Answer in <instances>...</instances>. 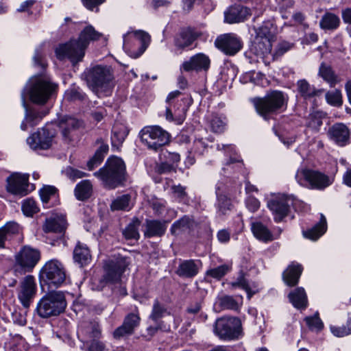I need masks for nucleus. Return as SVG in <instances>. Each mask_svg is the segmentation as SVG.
<instances>
[{"label": "nucleus", "mask_w": 351, "mask_h": 351, "mask_svg": "<svg viewBox=\"0 0 351 351\" xmlns=\"http://www.w3.org/2000/svg\"><path fill=\"white\" fill-rule=\"evenodd\" d=\"M101 36L102 34L92 25H87L81 31L77 39H71L60 45L56 49V56L60 60L68 58L71 62L76 64L82 60L90 43L98 40Z\"/></svg>", "instance_id": "f257e3e1"}, {"label": "nucleus", "mask_w": 351, "mask_h": 351, "mask_svg": "<svg viewBox=\"0 0 351 351\" xmlns=\"http://www.w3.org/2000/svg\"><path fill=\"white\" fill-rule=\"evenodd\" d=\"M107 189L123 186L127 181V171L123 160L117 156L109 157L104 167L93 173Z\"/></svg>", "instance_id": "f03ea898"}, {"label": "nucleus", "mask_w": 351, "mask_h": 351, "mask_svg": "<svg viewBox=\"0 0 351 351\" xmlns=\"http://www.w3.org/2000/svg\"><path fill=\"white\" fill-rule=\"evenodd\" d=\"M84 75L88 87L97 94L108 92L113 86L114 74L110 66L97 65L87 69Z\"/></svg>", "instance_id": "7ed1b4c3"}, {"label": "nucleus", "mask_w": 351, "mask_h": 351, "mask_svg": "<svg viewBox=\"0 0 351 351\" xmlns=\"http://www.w3.org/2000/svg\"><path fill=\"white\" fill-rule=\"evenodd\" d=\"M254 104L257 112L268 119L271 114L280 112L287 105V98L282 91L272 90L263 97L254 99Z\"/></svg>", "instance_id": "20e7f679"}, {"label": "nucleus", "mask_w": 351, "mask_h": 351, "mask_svg": "<svg viewBox=\"0 0 351 351\" xmlns=\"http://www.w3.org/2000/svg\"><path fill=\"white\" fill-rule=\"evenodd\" d=\"M66 302L61 291H51L45 295L38 302L36 313L42 318L57 316L64 311Z\"/></svg>", "instance_id": "39448f33"}, {"label": "nucleus", "mask_w": 351, "mask_h": 351, "mask_svg": "<svg viewBox=\"0 0 351 351\" xmlns=\"http://www.w3.org/2000/svg\"><path fill=\"white\" fill-rule=\"evenodd\" d=\"M56 84L42 76H36L30 80L26 92L31 101L43 105L56 93Z\"/></svg>", "instance_id": "423d86ee"}, {"label": "nucleus", "mask_w": 351, "mask_h": 351, "mask_svg": "<svg viewBox=\"0 0 351 351\" xmlns=\"http://www.w3.org/2000/svg\"><path fill=\"white\" fill-rule=\"evenodd\" d=\"M213 332L219 339L232 341L242 336V324L241 320L235 317H221L215 321Z\"/></svg>", "instance_id": "0eeeda50"}, {"label": "nucleus", "mask_w": 351, "mask_h": 351, "mask_svg": "<svg viewBox=\"0 0 351 351\" xmlns=\"http://www.w3.org/2000/svg\"><path fill=\"white\" fill-rule=\"evenodd\" d=\"M40 277L41 281L49 286L58 287L66 279V274L62 264L58 260H51L43 267Z\"/></svg>", "instance_id": "6e6552de"}, {"label": "nucleus", "mask_w": 351, "mask_h": 351, "mask_svg": "<svg viewBox=\"0 0 351 351\" xmlns=\"http://www.w3.org/2000/svg\"><path fill=\"white\" fill-rule=\"evenodd\" d=\"M141 139L149 149L156 151L169 143V135L159 126H148L141 131Z\"/></svg>", "instance_id": "1a4fd4ad"}, {"label": "nucleus", "mask_w": 351, "mask_h": 351, "mask_svg": "<svg viewBox=\"0 0 351 351\" xmlns=\"http://www.w3.org/2000/svg\"><path fill=\"white\" fill-rule=\"evenodd\" d=\"M130 265L128 258L119 256L108 261L104 265L102 280L106 283H117Z\"/></svg>", "instance_id": "9d476101"}, {"label": "nucleus", "mask_w": 351, "mask_h": 351, "mask_svg": "<svg viewBox=\"0 0 351 351\" xmlns=\"http://www.w3.org/2000/svg\"><path fill=\"white\" fill-rule=\"evenodd\" d=\"M215 45L219 49L229 56L235 55L243 47L240 38L234 34H226L218 36L215 41Z\"/></svg>", "instance_id": "9b49d317"}, {"label": "nucleus", "mask_w": 351, "mask_h": 351, "mask_svg": "<svg viewBox=\"0 0 351 351\" xmlns=\"http://www.w3.org/2000/svg\"><path fill=\"white\" fill-rule=\"evenodd\" d=\"M55 132L48 128H43L34 133L27 139V142L33 149H47L51 146Z\"/></svg>", "instance_id": "f8f14e48"}, {"label": "nucleus", "mask_w": 351, "mask_h": 351, "mask_svg": "<svg viewBox=\"0 0 351 351\" xmlns=\"http://www.w3.org/2000/svg\"><path fill=\"white\" fill-rule=\"evenodd\" d=\"M292 199L285 195L277 196L267 202V207L274 215V219L278 222L288 215Z\"/></svg>", "instance_id": "ddd939ff"}, {"label": "nucleus", "mask_w": 351, "mask_h": 351, "mask_svg": "<svg viewBox=\"0 0 351 351\" xmlns=\"http://www.w3.org/2000/svg\"><path fill=\"white\" fill-rule=\"evenodd\" d=\"M36 293V285L33 276H27L21 281L18 292V298L23 307L27 308L30 306Z\"/></svg>", "instance_id": "4468645a"}, {"label": "nucleus", "mask_w": 351, "mask_h": 351, "mask_svg": "<svg viewBox=\"0 0 351 351\" xmlns=\"http://www.w3.org/2000/svg\"><path fill=\"white\" fill-rule=\"evenodd\" d=\"M210 65V60L208 56L203 53H197L191 56L188 60L183 62L180 66V71L197 73L207 71Z\"/></svg>", "instance_id": "2eb2a0df"}, {"label": "nucleus", "mask_w": 351, "mask_h": 351, "mask_svg": "<svg viewBox=\"0 0 351 351\" xmlns=\"http://www.w3.org/2000/svg\"><path fill=\"white\" fill-rule=\"evenodd\" d=\"M40 257V254L38 250L25 246L16 255V262L25 271H29L37 264Z\"/></svg>", "instance_id": "dca6fc26"}, {"label": "nucleus", "mask_w": 351, "mask_h": 351, "mask_svg": "<svg viewBox=\"0 0 351 351\" xmlns=\"http://www.w3.org/2000/svg\"><path fill=\"white\" fill-rule=\"evenodd\" d=\"M29 175L12 173L7 178V190L14 195H25L28 191Z\"/></svg>", "instance_id": "f3484780"}, {"label": "nucleus", "mask_w": 351, "mask_h": 351, "mask_svg": "<svg viewBox=\"0 0 351 351\" xmlns=\"http://www.w3.org/2000/svg\"><path fill=\"white\" fill-rule=\"evenodd\" d=\"M202 36V32L191 27L182 28L174 37V45L178 49L183 50L193 43L199 37Z\"/></svg>", "instance_id": "a211bd4d"}, {"label": "nucleus", "mask_w": 351, "mask_h": 351, "mask_svg": "<svg viewBox=\"0 0 351 351\" xmlns=\"http://www.w3.org/2000/svg\"><path fill=\"white\" fill-rule=\"evenodd\" d=\"M141 317L138 313H130L128 314L123 320L121 326H119L113 332L115 339H120L126 335L133 334L135 328L138 326Z\"/></svg>", "instance_id": "6ab92c4d"}, {"label": "nucleus", "mask_w": 351, "mask_h": 351, "mask_svg": "<svg viewBox=\"0 0 351 351\" xmlns=\"http://www.w3.org/2000/svg\"><path fill=\"white\" fill-rule=\"evenodd\" d=\"M328 135L335 143L343 147L349 143L350 132L344 123H336L329 128Z\"/></svg>", "instance_id": "aec40b11"}, {"label": "nucleus", "mask_w": 351, "mask_h": 351, "mask_svg": "<svg viewBox=\"0 0 351 351\" xmlns=\"http://www.w3.org/2000/svg\"><path fill=\"white\" fill-rule=\"evenodd\" d=\"M251 14V10L247 7L241 4H235L230 6L225 12V22L228 23L243 22L247 20Z\"/></svg>", "instance_id": "412c9836"}, {"label": "nucleus", "mask_w": 351, "mask_h": 351, "mask_svg": "<svg viewBox=\"0 0 351 351\" xmlns=\"http://www.w3.org/2000/svg\"><path fill=\"white\" fill-rule=\"evenodd\" d=\"M67 228L66 218L63 215H56L47 218L43 226L45 232L64 234Z\"/></svg>", "instance_id": "4be33fe9"}, {"label": "nucleus", "mask_w": 351, "mask_h": 351, "mask_svg": "<svg viewBox=\"0 0 351 351\" xmlns=\"http://www.w3.org/2000/svg\"><path fill=\"white\" fill-rule=\"evenodd\" d=\"M95 145L98 146L95 154L87 162V168L89 171L93 170L97 167L104 160L105 156L108 154L109 150L108 145L100 138L97 139Z\"/></svg>", "instance_id": "5701e85b"}, {"label": "nucleus", "mask_w": 351, "mask_h": 351, "mask_svg": "<svg viewBox=\"0 0 351 351\" xmlns=\"http://www.w3.org/2000/svg\"><path fill=\"white\" fill-rule=\"evenodd\" d=\"M167 221L156 219H147L145 221L144 236L146 238L161 237L167 230Z\"/></svg>", "instance_id": "b1692460"}, {"label": "nucleus", "mask_w": 351, "mask_h": 351, "mask_svg": "<svg viewBox=\"0 0 351 351\" xmlns=\"http://www.w3.org/2000/svg\"><path fill=\"white\" fill-rule=\"evenodd\" d=\"M303 268L298 263L292 262L282 273V279L285 283L289 286H295L302 274Z\"/></svg>", "instance_id": "393cba45"}, {"label": "nucleus", "mask_w": 351, "mask_h": 351, "mask_svg": "<svg viewBox=\"0 0 351 351\" xmlns=\"http://www.w3.org/2000/svg\"><path fill=\"white\" fill-rule=\"evenodd\" d=\"M332 179L317 171L308 170V184L312 189L324 190L332 183Z\"/></svg>", "instance_id": "a878e982"}, {"label": "nucleus", "mask_w": 351, "mask_h": 351, "mask_svg": "<svg viewBox=\"0 0 351 351\" xmlns=\"http://www.w3.org/2000/svg\"><path fill=\"white\" fill-rule=\"evenodd\" d=\"M80 332L86 343L99 339L101 335L99 325L96 322H84L80 328Z\"/></svg>", "instance_id": "bb28decb"}, {"label": "nucleus", "mask_w": 351, "mask_h": 351, "mask_svg": "<svg viewBox=\"0 0 351 351\" xmlns=\"http://www.w3.org/2000/svg\"><path fill=\"white\" fill-rule=\"evenodd\" d=\"M196 226L197 223L193 217L184 215L172 224L170 231L173 235H178L182 232L192 230Z\"/></svg>", "instance_id": "cd10ccee"}, {"label": "nucleus", "mask_w": 351, "mask_h": 351, "mask_svg": "<svg viewBox=\"0 0 351 351\" xmlns=\"http://www.w3.org/2000/svg\"><path fill=\"white\" fill-rule=\"evenodd\" d=\"M73 260L80 267L88 265L92 258L90 250L86 244L77 242L73 250Z\"/></svg>", "instance_id": "c85d7f7f"}, {"label": "nucleus", "mask_w": 351, "mask_h": 351, "mask_svg": "<svg viewBox=\"0 0 351 351\" xmlns=\"http://www.w3.org/2000/svg\"><path fill=\"white\" fill-rule=\"evenodd\" d=\"M288 298L294 307L300 310L305 309L306 306V296L304 288H296L289 293Z\"/></svg>", "instance_id": "c756f323"}, {"label": "nucleus", "mask_w": 351, "mask_h": 351, "mask_svg": "<svg viewBox=\"0 0 351 351\" xmlns=\"http://www.w3.org/2000/svg\"><path fill=\"white\" fill-rule=\"evenodd\" d=\"M199 268L193 260L182 262L176 270V274L184 278H193L198 273Z\"/></svg>", "instance_id": "7c9ffc66"}, {"label": "nucleus", "mask_w": 351, "mask_h": 351, "mask_svg": "<svg viewBox=\"0 0 351 351\" xmlns=\"http://www.w3.org/2000/svg\"><path fill=\"white\" fill-rule=\"evenodd\" d=\"M340 23V19L337 15L332 12H326L320 20L319 25L325 30H335L339 27Z\"/></svg>", "instance_id": "2f4dec72"}, {"label": "nucleus", "mask_w": 351, "mask_h": 351, "mask_svg": "<svg viewBox=\"0 0 351 351\" xmlns=\"http://www.w3.org/2000/svg\"><path fill=\"white\" fill-rule=\"evenodd\" d=\"M93 192L91 182L88 180H82L78 183L75 189V195L78 200L84 201L88 199Z\"/></svg>", "instance_id": "473e14b6"}, {"label": "nucleus", "mask_w": 351, "mask_h": 351, "mask_svg": "<svg viewBox=\"0 0 351 351\" xmlns=\"http://www.w3.org/2000/svg\"><path fill=\"white\" fill-rule=\"evenodd\" d=\"M132 207L131 195L129 194L117 197L110 204V210L112 211H129Z\"/></svg>", "instance_id": "72a5a7b5"}, {"label": "nucleus", "mask_w": 351, "mask_h": 351, "mask_svg": "<svg viewBox=\"0 0 351 351\" xmlns=\"http://www.w3.org/2000/svg\"><path fill=\"white\" fill-rule=\"evenodd\" d=\"M58 125L61 130L62 136H68V130H76L80 128L81 123L77 119L66 116L60 119Z\"/></svg>", "instance_id": "f704fd0d"}, {"label": "nucleus", "mask_w": 351, "mask_h": 351, "mask_svg": "<svg viewBox=\"0 0 351 351\" xmlns=\"http://www.w3.org/2000/svg\"><path fill=\"white\" fill-rule=\"evenodd\" d=\"M215 193L217 199L216 206L218 211L221 215H226L227 211L230 210L232 208V205L231 200L226 195L220 192V186H216Z\"/></svg>", "instance_id": "c9c22d12"}, {"label": "nucleus", "mask_w": 351, "mask_h": 351, "mask_svg": "<svg viewBox=\"0 0 351 351\" xmlns=\"http://www.w3.org/2000/svg\"><path fill=\"white\" fill-rule=\"evenodd\" d=\"M254 235L263 242L271 241L274 239L273 235L266 226L261 223H254L252 226Z\"/></svg>", "instance_id": "e433bc0d"}, {"label": "nucleus", "mask_w": 351, "mask_h": 351, "mask_svg": "<svg viewBox=\"0 0 351 351\" xmlns=\"http://www.w3.org/2000/svg\"><path fill=\"white\" fill-rule=\"evenodd\" d=\"M319 75L327 82L331 87L335 86L340 82L338 76L335 74L332 69L330 66L322 64L319 67Z\"/></svg>", "instance_id": "4c0bfd02"}, {"label": "nucleus", "mask_w": 351, "mask_h": 351, "mask_svg": "<svg viewBox=\"0 0 351 351\" xmlns=\"http://www.w3.org/2000/svg\"><path fill=\"white\" fill-rule=\"evenodd\" d=\"M326 118V114L321 111H315L308 116V128L314 132L320 131L323 125V119Z\"/></svg>", "instance_id": "58836bf2"}, {"label": "nucleus", "mask_w": 351, "mask_h": 351, "mask_svg": "<svg viewBox=\"0 0 351 351\" xmlns=\"http://www.w3.org/2000/svg\"><path fill=\"white\" fill-rule=\"evenodd\" d=\"M256 38L258 40H268L274 42L275 40V35L273 25L270 23H265L258 27L256 31Z\"/></svg>", "instance_id": "ea45409f"}, {"label": "nucleus", "mask_w": 351, "mask_h": 351, "mask_svg": "<svg viewBox=\"0 0 351 351\" xmlns=\"http://www.w3.org/2000/svg\"><path fill=\"white\" fill-rule=\"evenodd\" d=\"M326 220L323 215H321L319 221L316 223L311 230H308V239L316 241L326 231Z\"/></svg>", "instance_id": "a19ab883"}, {"label": "nucleus", "mask_w": 351, "mask_h": 351, "mask_svg": "<svg viewBox=\"0 0 351 351\" xmlns=\"http://www.w3.org/2000/svg\"><path fill=\"white\" fill-rule=\"evenodd\" d=\"M112 142L113 145H121L128 134L127 128L121 124L115 125L112 128Z\"/></svg>", "instance_id": "79ce46f5"}, {"label": "nucleus", "mask_w": 351, "mask_h": 351, "mask_svg": "<svg viewBox=\"0 0 351 351\" xmlns=\"http://www.w3.org/2000/svg\"><path fill=\"white\" fill-rule=\"evenodd\" d=\"M218 303L223 310L237 311L239 308V303L231 295H222L218 298Z\"/></svg>", "instance_id": "37998d69"}, {"label": "nucleus", "mask_w": 351, "mask_h": 351, "mask_svg": "<svg viewBox=\"0 0 351 351\" xmlns=\"http://www.w3.org/2000/svg\"><path fill=\"white\" fill-rule=\"evenodd\" d=\"M141 221L138 218H134L123 231V234L126 239H138L139 233L138 227L140 226Z\"/></svg>", "instance_id": "c03bdc74"}, {"label": "nucleus", "mask_w": 351, "mask_h": 351, "mask_svg": "<svg viewBox=\"0 0 351 351\" xmlns=\"http://www.w3.org/2000/svg\"><path fill=\"white\" fill-rule=\"evenodd\" d=\"M48 110H38L35 108L27 110L25 121L32 126L36 125L38 121L43 119L47 114Z\"/></svg>", "instance_id": "a18cd8bd"}, {"label": "nucleus", "mask_w": 351, "mask_h": 351, "mask_svg": "<svg viewBox=\"0 0 351 351\" xmlns=\"http://www.w3.org/2000/svg\"><path fill=\"white\" fill-rule=\"evenodd\" d=\"M86 95L79 87H72L64 93V99L69 101H83Z\"/></svg>", "instance_id": "49530a36"}, {"label": "nucleus", "mask_w": 351, "mask_h": 351, "mask_svg": "<svg viewBox=\"0 0 351 351\" xmlns=\"http://www.w3.org/2000/svg\"><path fill=\"white\" fill-rule=\"evenodd\" d=\"M254 47L257 54L265 55L271 53L272 49V41L255 38Z\"/></svg>", "instance_id": "de8ad7c7"}, {"label": "nucleus", "mask_w": 351, "mask_h": 351, "mask_svg": "<svg viewBox=\"0 0 351 351\" xmlns=\"http://www.w3.org/2000/svg\"><path fill=\"white\" fill-rule=\"evenodd\" d=\"M325 97L327 102L331 106L340 107L343 104L342 94L341 90L338 89L328 91Z\"/></svg>", "instance_id": "09e8293b"}, {"label": "nucleus", "mask_w": 351, "mask_h": 351, "mask_svg": "<svg viewBox=\"0 0 351 351\" xmlns=\"http://www.w3.org/2000/svg\"><path fill=\"white\" fill-rule=\"evenodd\" d=\"M174 109L175 120L178 124L183 123L186 118L189 106L186 104L184 99H182L176 104Z\"/></svg>", "instance_id": "8fccbe9b"}, {"label": "nucleus", "mask_w": 351, "mask_h": 351, "mask_svg": "<svg viewBox=\"0 0 351 351\" xmlns=\"http://www.w3.org/2000/svg\"><path fill=\"white\" fill-rule=\"evenodd\" d=\"M22 210L26 216L32 217L39 211V208L34 199L28 198L23 201Z\"/></svg>", "instance_id": "3c124183"}, {"label": "nucleus", "mask_w": 351, "mask_h": 351, "mask_svg": "<svg viewBox=\"0 0 351 351\" xmlns=\"http://www.w3.org/2000/svg\"><path fill=\"white\" fill-rule=\"evenodd\" d=\"M230 271V267L227 265H221L217 267L208 269L206 276L215 279H221Z\"/></svg>", "instance_id": "603ef678"}, {"label": "nucleus", "mask_w": 351, "mask_h": 351, "mask_svg": "<svg viewBox=\"0 0 351 351\" xmlns=\"http://www.w3.org/2000/svg\"><path fill=\"white\" fill-rule=\"evenodd\" d=\"M167 312L166 308L161 304L158 300H155L152 313L149 318L154 322H157L159 319L162 318L165 313Z\"/></svg>", "instance_id": "864d4df0"}, {"label": "nucleus", "mask_w": 351, "mask_h": 351, "mask_svg": "<svg viewBox=\"0 0 351 351\" xmlns=\"http://www.w3.org/2000/svg\"><path fill=\"white\" fill-rule=\"evenodd\" d=\"M331 332L336 337H343L351 334V319L347 322L346 326H330Z\"/></svg>", "instance_id": "5fc2aeb1"}, {"label": "nucleus", "mask_w": 351, "mask_h": 351, "mask_svg": "<svg viewBox=\"0 0 351 351\" xmlns=\"http://www.w3.org/2000/svg\"><path fill=\"white\" fill-rule=\"evenodd\" d=\"M231 286L233 288L235 287H241L246 291L248 295V298H250L252 295L254 293V292H252L247 280L245 278L243 274H241L239 277L237 279L236 281L232 282L231 283Z\"/></svg>", "instance_id": "6e6d98bb"}, {"label": "nucleus", "mask_w": 351, "mask_h": 351, "mask_svg": "<svg viewBox=\"0 0 351 351\" xmlns=\"http://www.w3.org/2000/svg\"><path fill=\"white\" fill-rule=\"evenodd\" d=\"M57 189L53 186H44L40 191V198L44 204H47L51 197L56 195Z\"/></svg>", "instance_id": "4d7b16f0"}, {"label": "nucleus", "mask_w": 351, "mask_h": 351, "mask_svg": "<svg viewBox=\"0 0 351 351\" xmlns=\"http://www.w3.org/2000/svg\"><path fill=\"white\" fill-rule=\"evenodd\" d=\"M323 328L324 324L319 317L318 312H316L313 317H308V330L319 332Z\"/></svg>", "instance_id": "13d9d810"}, {"label": "nucleus", "mask_w": 351, "mask_h": 351, "mask_svg": "<svg viewBox=\"0 0 351 351\" xmlns=\"http://www.w3.org/2000/svg\"><path fill=\"white\" fill-rule=\"evenodd\" d=\"M134 34L135 37L137 39H138L139 40H141V42L142 43L141 47H142L143 50L137 56H138L143 53V52L145 51L147 46L149 43L150 36L147 32H145L143 30L135 31V32H134Z\"/></svg>", "instance_id": "bf43d9fd"}, {"label": "nucleus", "mask_w": 351, "mask_h": 351, "mask_svg": "<svg viewBox=\"0 0 351 351\" xmlns=\"http://www.w3.org/2000/svg\"><path fill=\"white\" fill-rule=\"evenodd\" d=\"M63 173L65 176L72 180H75L76 179L82 178L87 176V174L82 171L74 169L72 167H67L64 171Z\"/></svg>", "instance_id": "052dcab7"}, {"label": "nucleus", "mask_w": 351, "mask_h": 351, "mask_svg": "<svg viewBox=\"0 0 351 351\" xmlns=\"http://www.w3.org/2000/svg\"><path fill=\"white\" fill-rule=\"evenodd\" d=\"M1 228L3 229V232L7 238L10 236L18 234L20 230L19 225L17 223L13 221L7 223Z\"/></svg>", "instance_id": "680f3d73"}, {"label": "nucleus", "mask_w": 351, "mask_h": 351, "mask_svg": "<svg viewBox=\"0 0 351 351\" xmlns=\"http://www.w3.org/2000/svg\"><path fill=\"white\" fill-rule=\"evenodd\" d=\"M292 47V45L287 42H282L280 43L277 47L276 49L273 54L274 58L277 59L282 56L284 53H285L287 51H288L289 49H291Z\"/></svg>", "instance_id": "e2e57ef3"}, {"label": "nucleus", "mask_w": 351, "mask_h": 351, "mask_svg": "<svg viewBox=\"0 0 351 351\" xmlns=\"http://www.w3.org/2000/svg\"><path fill=\"white\" fill-rule=\"evenodd\" d=\"M224 121L218 117H214L210 121L211 129L214 132H222L225 128Z\"/></svg>", "instance_id": "0e129e2a"}, {"label": "nucleus", "mask_w": 351, "mask_h": 351, "mask_svg": "<svg viewBox=\"0 0 351 351\" xmlns=\"http://www.w3.org/2000/svg\"><path fill=\"white\" fill-rule=\"evenodd\" d=\"M33 60L35 65L40 66L42 69H45L46 67L47 64L44 59L42 47L36 49Z\"/></svg>", "instance_id": "69168bd1"}, {"label": "nucleus", "mask_w": 351, "mask_h": 351, "mask_svg": "<svg viewBox=\"0 0 351 351\" xmlns=\"http://www.w3.org/2000/svg\"><path fill=\"white\" fill-rule=\"evenodd\" d=\"M295 178L298 182L304 186H307V167H302L301 169H298Z\"/></svg>", "instance_id": "338daca9"}, {"label": "nucleus", "mask_w": 351, "mask_h": 351, "mask_svg": "<svg viewBox=\"0 0 351 351\" xmlns=\"http://www.w3.org/2000/svg\"><path fill=\"white\" fill-rule=\"evenodd\" d=\"M245 204L249 210L252 213L256 212L260 207L259 201L252 196H250L247 198Z\"/></svg>", "instance_id": "774afa93"}]
</instances>
